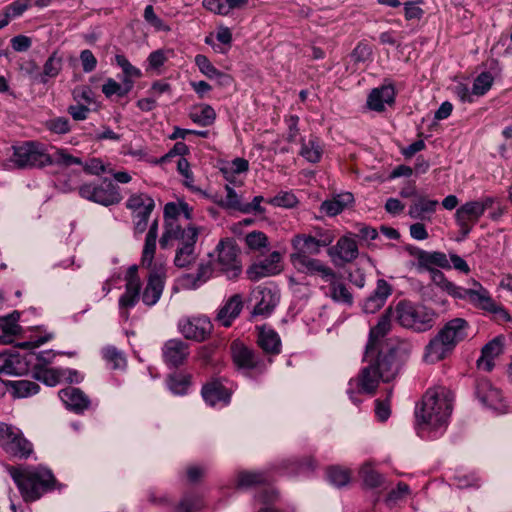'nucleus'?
Listing matches in <instances>:
<instances>
[{
    "instance_id": "1",
    "label": "nucleus",
    "mask_w": 512,
    "mask_h": 512,
    "mask_svg": "<svg viewBox=\"0 0 512 512\" xmlns=\"http://www.w3.org/2000/svg\"><path fill=\"white\" fill-rule=\"evenodd\" d=\"M390 329L391 318L388 312L381 315L377 324L370 329L363 356V362L366 365L355 379L350 380L347 389V394L355 404L360 400L354 397V387L360 393L374 394L380 381L390 382L395 379L411 354L412 343L398 338L389 339L379 349V341L388 334Z\"/></svg>"
},
{
    "instance_id": "2",
    "label": "nucleus",
    "mask_w": 512,
    "mask_h": 512,
    "mask_svg": "<svg viewBox=\"0 0 512 512\" xmlns=\"http://www.w3.org/2000/svg\"><path fill=\"white\" fill-rule=\"evenodd\" d=\"M454 395L446 387L430 388L416 406L415 417L418 434L445 429L453 408Z\"/></svg>"
},
{
    "instance_id": "3",
    "label": "nucleus",
    "mask_w": 512,
    "mask_h": 512,
    "mask_svg": "<svg viewBox=\"0 0 512 512\" xmlns=\"http://www.w3.org/2000/svg\"><path fill=\"white\" fill-rule=\"evenodd\" d=\"M469 322L460 317L447 321L425 347V358L438 362L450 355L455 347L468 338Z\"/></svg>"
},
{
    "instance_id": "4",
    "label": "nucleus",
    "mask_w": 512,
    "mask_h": 512,
    "mask_svg": "<svg viewBox=\"0 0 512 512\" xmlns=\"http://www.w3.org/2000/svg\"><path fill=\"white\" fill-rule=\"evenodd\" d=\"M8 471L26 503L40 499L57 485V480L48 469L29 470L11 466Z\"/></svg>"
},
{
    "instance_id": "5",
    "label": "nucleus",
    "mask_w": 512,
    "mask_h": 512,
    "mask_svg": "<svg viewBox=\"0 0 512 512\" xmlns=\"http://www.w3.org/2000/svg\"><path fill=\"white\" fill-rule=\"evenodd\" d=\"M436 316L432 308L411 301L403 300L396 306L398 323L418 333L430 330L435 324Z\"/></svg>"
},
{
    "instance_id": "6",
    "label": "nucleus",
    "mask_w": 512,
    "mask_h": 512,
    "mask_svg": "<svg viewBox=\"0 0 512 512\" xmlns=\"http://www.w3.org/2000/svg\"><path fill=\"white\" fill-rule=\"evenodd\" d=\"M231 355L235 366L247 375H261L272 363V358L263 357L240 341H234L231 344Z\"/></svg>"
},
{
    "instance_id": "7",
    "label": "nucleus",
    "mask_w": 512,
    "mask_h": 512,
    "mask_svg": "<svg viewBox=\"0 0 512 512\" xmlns=\"http://www.w3.org/2000/svg\"><path fill=\"white\" fill-rule=\"evenodd\" d=\"M79 195L89 201L103 206H111L120 203L122 195L119 187L108 178L99 183H85L79 187Z\"/></svg>"
},
{
    "instance_id": "8",
    "label": "nucleus",
    "mask_w": 512,
    "mask_h": 512,
    "mask_svg": "<svg viewBox=\"0 0 512 512\" xmlns=\"http://www.w3.org/2000/svg\"><path fill=\"white\" fill-rule=\"evenodd\" d=\"M10 161L19 169L43 168L46 166V154L43 145L36 141H24L12 146Z\"/></svg>"
},
{
    "instance_id": "9",
    "label": "nucleus",
    "mask_w": 512,
    "mask_h": 512,
    "mask_svg": "<svg viewBox=\"0 0 512 512\" xmlns=\"http://www.w3.org/2000/svg\"><path fill=\"white\" fill-rule=\"evenodd\" d=\"M217 265L229 279L237 278L241 271V262L238 259V248L231 238L221 239L216 246Z\"/></svg>"
},
{
    "instance_id": "10",
    "label": "nucleus",
    "mask_w": 512,
    "mask_h": 512,
    "mask_svg": "<svg viewBox=\"0 0 512 512\" xmlns=\"http://www.w3.org/2000/svg\"><path fill=\"white\" fill-rule=\"evenodd\" d=\"M125 291L120 296L118 305L120 316L124 320L129 318V310L137 305L140 300V291L142 287L141 279L138 275V266L132 265L125 274Z\"/></svg>"
},
{
    "instance_id": "11",
    "label": "nucleus",
    "mask_w": 512,
    "mask_h": 512,
    "mask_svg": "<svg viewBox=\"0 0 512 512\" xmlns=\"http://www.w3.org/2000/svg\"><path fill=\"white\" fill-rule=\"evenodd\" d=\"M34 359L36 355L33 352L21 354L14 348L2 350L0 351V374L23 375L29 371Z\"/></svg>"
},
{
    "instance_id": "12",
    "label": "nucleus",
    "mask_w": 512,
    "mask_h": 512,
    "mask_svg": "<svg viewBox=\"0 0 512 512\" xmlns=\"http://www.w3.org/2000/svg\"><path fill=\"white\" fill-rule=\"evenodd\" d=\"M477 288L471 293L469 302L477 309H481L493 316L498 322H509L511 316L509 312L501 305L496 303L490 296L489 291L479 282H475Z\"/></svg>"
},
{
    "instance_id": "13",
    "label": "nucleus",
    "mask_w": 512,
    "mask_h": 512,
    "mask_svg": "<svg viewBox=\"0 0 512 512\" xmlns=\"http://www.w3.org/2000/svg\"><path fill=\"white\" fill-rule=\"evenodd\" d=\"M0 436L5 439L6 450L19 458H28L33 452V446L23 433L16 427L0 423Z\"/></svg>"
},
{
    "instance_id": "14",
    "label": "nucleus",
    "mask_w": 512,
    "mask_h": 512,
    "mask_svg": "<svg viewBox=\"0 0 512 512\" xmlns=\"http://www.w3.org/2000/svg\"><path fill=\"white\" fill-rule=\"evenodd\" d=\"M166 274L161 268H153L147 277L140 299L147 307H153L160 300L165 287Z\"/></svg>"
},
{
    "instance_id": "15",
    "label": "nucleus",
    "mask_w": 512,
    "mask_h": 512,
    "mask_svg": "<svg viewBox=\"0 0 512 512\" xmlns=\"http://www.w3.org/2000/svg\"><path fill=\"white\" fill-rule=\"evenodd\" d=\"M198 229L194 226L182 228L176 222H167L165 231L162 234L159 243L161 248L165 249L170 240H177L179 246L196 243L198 239Z\"/></svg>"
},
{
    "instance_id": "16",
    "label": "nucleus",
    "mask_w": 512,
    "mask_h": 512,
    "mask_svg": "<svg viewBox=\"0 0 512 512\" xmlns=\"http://www.w3.org/2000/svg\"><path fill=\"white\" fill-rule=\"evenodd\" d=\"M475 395L486 407L503 413L506 409L501 391L487 379H479L475 387Z\"/></svg>"
},
{
    "instance_id": "17",
    "label": "nucleus",
    "mask_w": 512,
    "mask_h": 512,
    "mask_svg": "<svg viewBox=\"0 0 512 512\" xmlns=\"http://www.w3.org/2000/svg\"><path fill=\"white\" fill-rule=\"evenodd\" d=\"M290 261L298 272L319 275L326 281L336 278V273L319 259L301 255L300 257H290Z\"/></svg>"
},
{
    "instance_id": "18",
    "label": "nucleus",
    "mask_w": 512,
    "mask_h": 512,
    "mask_svg": "<svg viewBox=\"0 0 512 512\" xmlns=\"http://www.w3.org/2000/svg\"><path fill=\"white\" fill-rule=\"evenodd\" d=\"M482 216V208L478 205V201L466 202L456 210L455 220L463 238L469 235Z\"/></svg>"
},
{
    "instance_id": "19",
    "label": "nucleus",
    "mask_w": 512,
    "mask_h": 512,
    "mask_svg": "<svg viewBox=\"0 0 512 512\" xmlns=\"http://www.w3.org/2000/svg\"><path fill=\"white\" fill-rule=\"evenodd\" d=\"M410 254L417 259L418 270H426L429 273L437 270L436 267L442 269H451V264L447 255L440 251L428 252L420 248H413Z\"/></svg>"
},
{
    "instance_id": "20",
    "label": "nucleus",
    "mask_w": 512,
    "mask_h": 512,
    "mask_svg": "<svg viewBox=\"0 0 512 512\" xmlns=\"http://www.w3.org/2000/svg\"><path fill=\"white\" fill-rule=\"evenodd\" d=\"M189 354V344L181 339H170L164 343L162 348L163 360L172 368L183 365Z\"/></svg>"
},
{
    "instance_id": "21",
    "label": "nucleus",
    "mask_w": 512,
    "mask_h": 512,
    "mask_svg": "<svg viewBox=\"0 0 512 512\" xmlns=\"http://www.w3.org/2000/svg\"><path fill=\"white\" fill-rule=\"evenodd\" d=\"M253 297L256 300V305L253 310L254 315H268L279 302V293L275 288L267 286H258L253 292Z\"/></svg>"
},
{
    "instance_id": "22",
    "label": "nucleus",
    "mask_w": 512,
    "mask_h": 512,
    "mask_svg": "<svg viewBox=\"0 0 512 512\" xmlns=\"http://www.w3.org/2000/svg\"><path fill=\"white\" fill-rule=\"evenodd\" d=\"M179 328L186 339L204 341L211 333L212 324L206 317H196L181 322Z\"/></svg>"
},
{
    "instance_id": "23",
    "label": "nucleus",
    "mask_w": 512,
    "mask_h": 512,
    "mask_svg": "<svg viewBox=\"0 0 512 512\" xmlns=\"http://www.w3.org/2000/svg\"><path fill=\"white\" fill-rule=\"evenodd\" d=\"M281 254L273 251L267 258L257 264H253L247 270L248 278L251 281H258L263 277L275 275L280 272L279 263Z\"/></svg>"
},
{
    "instance_id": "24",
    "label": "nucleus",
    "mask_w": 512,
    "mask_h": 512,
    "mask_svg": "<svg viewBox=\"0 0 512 512\" xmlns=\"http://www.w3.org/2000/svg\"><path fill=\"white\" fill-rule=\"evenodd\" d=\"M58 394L65 406L77 414L83 413L90 406V399L79 388L69 386L61 389Z\"/></svg>"
},
{
    "instance_id": "25",
    "label": "nucleus",
    "mask_w": 512,
    "mask_h": 512,
    "mask_svg": "<svg viewBox=\"0 0 512 512\" xmlns=\"http://www.w3.org/2000/svg\"><path fill=\"white\" fill-rule=\"evenodd\" d=\"M201 395L210 406H215L218 403L228 404L231 398L230 391L219 379H212L204 384L201 389Z\"/></svg>"
},
{
    "instance_id": "26",
    "label": "nucleus",
    "mask_w": 512,
    "mask_h": 512,
    "mask_svg": "<svg viewBox=\"0 0 512 512\" xmlns=\"http://www.w3.org/2000/svg\"><path fill=\"white\" fill-rule=\"evenodd\" d=\"M243 307L244 302L242 295H232L218 310L216 321H218L224 327H230L233 321L239 317Z\"/></svg>"
},
{
    "instance_id": "27",
    "label": "nucleus",
    "mask_w": 512,
    "mask_h": 512,
    "mask_svg": "<svg viewBox=\"0 0 512 512\" xmlns=\"http://www.w3.org/2000/svg\"><path fill=\"white\" fill-rule=\"evenodd\" d=\"M316 466V461L310 456L304 458L291 457L280 462L279 470L284 475L297 476L314 471Z\"/></svg>"
},
{
    "instance_id": "28",
    "label": "nucleus",
    "mask_w": 512,
    "mask_h": 512,
    "mask_svg": "<svg viewBox=\"0 0 512 512\" xmlns=\"http://www.w3.org/2000/svg\"><path fill=\"white\" fill-rule=\"evenodd\" d=\"M391 292L392 288L390 284L384 279H379L373 293L364 301V312L373 314L380 310L384 306Z\"/></svg>"
},
{
    "instance_id": "29",
    "label": "nucleus",
    "mask_w": 512,
    "mask_h": 512,
    "mask_svg": "<svg viewBox=\"0 0 512 512\" xmlns=\"http://www.w3.org/2000/svg\"><path fill=\"white\" fill-rule=\"evenodd\" d=\"M430 276L432 282L437 287L454 298L469 300L471 293L474 291V289L462 288L455 285L453 282L449 281L444 273L439 269L431 271Z\"/></svg>"
},
{
    "instance_id": "30",
    "label": "nucleus",
    "mask_w": 512,
    "mask_h": 512,
    "mask_svg": "<svg viewBox=\"0 0 512 512\" xmlns=\"http://www.w3.org/2000/svg\"><path fill=\"white\" fill-rule=\"evenodd\" d=\"M271 481V477L267 472L263 471H246L241 472L238 475L237 478V485L240 488H251V487H258L262 486L260 490L255 494L257 496L260 492H262L265 489H273L276 491L272 486L269 485ZM256 499V497H254Z\"/></svg>"
},
{
    "instance_id": "31",
    "label": "nucleus",
    "mask_w": 512,
    "mask_h": 512,
    "mask_svg": "<svg viewBox=\"0 0 512 512\" xmlns=\"http://www.w3.org/2000/svg\"><path fill=\"white\" fill-rule=\"evenodd\" d=\"M395 101V90L392 84L383 85L371 91L367 99L368 107L377 112L385 109V104H392Z\"/></svg>"
},
{
    "instance_id": "32",
    "label": "nucleus",
    "mask_w": 512,
    "mask_h": 512,
    "mask_svg": "<svg viewBox=\"0 0 512 512\" xmlns=\"http://www.w3.org/2000/svg\"><path fill=\"white\" fill-rule=\"evenodd\" d=\"M331 257H338L342 262L349 263L358 257V246L353 238L343 236L336 245L328 250Z\"/></svg>"
},
{
    "instance_id": "33",
    "label": "nucleus",
    "mask_w": 512,
    "mask_h": 512,
    "mask_svg": "<svg viewBox=\"0 0 512 512\" xmlns=\"http://www.w3.org/2000/svg\"><path fill=\"white\" fill-rule=\"evenodd\" d=\"M294 250L290 257H300L301 255H318L323 248L310 234H296L291 240Z\"/></svg>"
},
{
    "instance_id": "34",
    "label": "nucleus",
    "mask_w": 512,
    "mask_h": 512,
    "mask_svg": "<svg viewBox=\"0 0 512 512\" xmlns=\"http://www.w3.org/2000/svg\"><path fill=\"white\" fill-rule=\"evenodd\" d=\"M257 344L268 357L281 353V339L278 333L271 328H261L257 336Z\"/></svg>"
},
{
    "instance_id": "35",
    "label": "nucleus",
    "mask_w": 512,
    "mask_h": 512,
    "mask_svg": "<svg viewBox=\"0 0 512 512\" xmlns=\"http://www.w3.org/2000/svg\"><path fill=\"white\" fill-rule=\"evenodd\" d=\"M501 352L502 339L501 337H495L482 347L481 356L477 360L478 367L484 369L487 372L492 371L495 365L494 359L499 356Z\"/></svg>"
},
{
    "instance_id": "36",
    "label": "nucleus",
    "mask_w": 512,
    "mask_h": 512,
    "mask_svg": "<svg viewBox=\"0 0 512 512\" xmlns=\"http://www.w3.org/2000/svg\"><path fill=\"white\" fill-rule=\"evenodd\" d=\"M63 66V58L54 51L46 60L43 65L42 72H36L33 75V80L39 84H46L50 78H55L59 75Z\"/></svg>"
},
{
    "instance_id": "37",
    "label": "nucleus",
    "mask_w": 512,
    "mask_h": 512,
    "mask_svg": "<svg viewBox=\"0 0 512 512\" xmlns=\"http://www.w3.org/2000/svg\"><path fill=\"white\" fill-rule=\"evenodd\" d=\"M195 64L202 74L209 79H217L220 85H228L231 82V77L218 70L211 61L202 54L195 57Z\"/></svg>"
},
{
    "instance_id": "38",
    "label": "nucleus",
    "mask_w": 512,
    "mask_h": 512,
    "mask_svg": "<svg viewBox=\"0 0 512 512\" xmlns=\"http://www.w3.org/2000/svg\"><path fill=\"white\" fill-rule=\"evenodd\" d=\"M437 205V200H429L424 197H420L410 205L408 215L413 219L430 221L431 215L435 212Z\"/></svg>"
},
{
    "instance_id": "39",
    "label": "nucleus",
    "mask_w": 512,
    "mask_h": 512,
    "mask_svg": "<svg viewBox=\"0 0 512 512\" xmlns=\"http://www.w3.org/2000/svg\"><path fill=\"white\" fill-rule=\"evenodd\" d=\"M451 484L459 489H478L481 486V478L476 472L457 470L450 478Z\"/></svg>"
},
{
    "instance_id": "40",
    "label": "nucleus",
    "mask_w": 512,
    "mask_h": 512,
    "mask_svg": "<svg viewBox=\"0 0 512 512\" xmlns=\"http://www.w3.org/2000/svg\"><path fill=\"white\" fill-rule=\"evenodd\" d=\"M191 375L175 372L167 378V386L175 395H185L191 385Z\"/></svg>"
},
{
    "instance_id": "41",
    "label": "nucleus",
    "mask_w": 512,
    "mask_h": 512,
    "mask_svg": "<svg viewBox=\"0 0 512 512\" xmlns=\"http://www.w3.org/2000/svg\"><path fill=\"white\" fill-rule=\"evenodd\" d=\"M19 318L20 313L18 311H13L5 317H0L1 341L5 342L6 338H10L20 331V326L18 325Z\"/></svg>"
},
{
    "instance_id": "42",
    "label": "nucleus",
    "mask_w": 512,
    "mask_h": 512,
    "mask_svg": "<svg viewBox=\"0 0 512 512\" xmlns=\"http://www.w3.org/2000/svg\"><path fill=\"white\" fill-rule=\"evenodd\" d=\"M10 392L16 398H26L37 394L40 386L30 380H16L9 383Z\"/></svg>"
},
{
    "instance_id": "43",
    "label": "nucleus",
    "mask_w": 512,
    "mask_h": 512,
    "mask_svg": "<svg viewBox=\"0 0 512 512\" xmlns=\"http://www.w3.org/2000/svg\"><path fill=\"white\" fill-rule=\"evenodd\" d=\"M102 357L106 363L114 370H122L126 367V358L122 351L113 345L105 346L102 351Z\"/></svg>"
},
{
    "instance_id": "44",
    "label": "nucleus",
    "mask_w": 512,
    "mask_h": 512,
    "mask_svg": "<svg viewBox=\"0 0 512 512\" xmlns=\"http://www.w3.org/2000/svg\"><path fill=\"white\" fill-rule=\"evenodd\" d=\"M323 154L322 146L317 137H311L308 142L302 141L300 155L310 163H318Z\"/></svg>"
},
{
    "instance_id": "45",
    "label": "nucleus",
    "mask_w": 512,
    "mask_h": 512,
    "mask_svg": "<svg viewBox=\"0 0 512 512\" xmlns=\"http://www.w3.org/2000/svg\"><path fill=\"white\" fill-rule=\"evenodd\" d=\"M46 166L58 165L69 167L72 165H83L82 160L67 152L65 149H57L52 155L46 154Z\"/></svg>"
},
{
    "instance_id": "46",
    "label": "nucleus",
    "mask_w": 512,
    "mask_h": 512,
    "mask_svg": "<svg viewBox=\"0 0 512 512\" xmlns=\"http://www.w3.org/2000/svg\"><path fill=\"white\" fill-rule=\"evenodd\" d=\"M196 243L179 246L176 250L174 264L179 268H185L191 265L196 260L195 253Z\"/></svg>"
},
{
    "instance_id": "47",
    "label": "nucleus",
    "mask_w": 512,
    "mask_h": 512,
    "mask_svg": "<svg viewBox=\"0 0 512 512\" xmlns=\"http://www.w3.org/2000/svg\"><path fill=\"white\" fill-rule=\"evenodd\" d=\"M65 374L66 372L61 369L44 368L35 371L33 376L47 386L53 387L63 380Z\"/></svg>"
},
{
    "instance_id": "48",
    "label": "nucleus",
    "mask_w": 512,
    "mask_h": 512,
    "mask_svg": "<svg viewBox=\"0 0 512 512\" xmlns=\"http://www.w3.org/2000/svg\"><path fill=\"white\" fill-rule=\"evenodd\" d=\"M189 116L194 123L207 127L214 123L216 113L210 105H203L191 112Z\"/></svg>"
},
{
    "instance_id": "49",
    "label": "nucleus",
    "mask_w": 512,
    "mask_h": 512,
    "mask_svg": "<svg viewBox=\"0 0 512 512\" xmlns=\"http://www.w3.org/2000/svg\"><path fill=\"white\" fill-rule=\"evenodd\" d=\"M327 479L328 481L336 486L343 487L346 486L351 479V473L349 469L342 468L340 466H331L327 469Z\"/></svg>"
},
{
    "instance_id": "50",
    "label": "nucleus",
    "mask_w": 512,
    "mask_h": 512,
    "mask_svg": "<svg viewBox=\"0 0 512 512\" xmlns=\"http://www.w3.org/2000/svg\"><path fill=\"white\" fill-rule=\"evenodd\" d=\"M203 507L202 498L197 494H185L172 512H196Z\"/></svg>"
},
{
    "instance_id": "51",
    "label": "nucleus",
    "mask_w": 512,
    "mask_h": 512,
    "mask_svg": "<svg viewBox=\"0 0 512 512\" xmlns=\"http://www.w3.org/2000/svg\"><path fill=\"white\" fill-rule=\"evenodd\" d=\"M494 78L490 72L480 73L473 82L472 94L476 96L485 95L492 87Z\"/></svg>"
},
{
    "instance_id": "52",
    "label": "nucleus",
    "mask_w": 512,
    "mask_h": 512,
    "mask_svg": "<svg viewBox=\"0 0 512 512\" xmlns=\"http://www.w3.org/2000/svg\"><path fill=\"white\" fill-rule=\"evenodd\" d=\"M331 281V298L336 302L351 305L353 297L345 284L341 282Z\"/></svg>"
},
{
    "instance_id": "53",
    "label": "nucleus",
    "mask_w": 512,
    "mask_h": 512,
    "mask_svg": "<svg viewBox=\"0 0 512 512\" xmlns=\"http://www.w3.org/2000/svg\"><path fill=\"white\" fill-rule=\"evenodd\" d=\"M249 169V163L244 158H235L230 163L223 166L220 171L227 180H231L234 174L246 172Z\"/></svg>"
},
{
    "instance_id": "54",
    "label": "nucleus",
    "mask_w": 512,
    "mask_h": 512,
    "mask_svg": "<svg viewBox=\"0 0 512 512\" xmlns=\"http://www.w3.org/2000/svg\"><path fill=\"white\" fill-rule=\"evenodd\" d=\"M364 484L369 488H377L383 484V476L374 470L370 465H364L360 470Z\"/></svg>"
},
{
    "instance_id": "55",
    "label": "nucleus",
    "mask_w": 512,
    "mask_h": 512,
    "mask_svg": "<svg viewBox=\"0 0 512 512\" xmlns=\"http://www.w3.org/2000/svg\"><path fill=\"white\" fill-rule=\"evenodd\" d=\"M309 234L323 248L330 246L335 239V234L333 230L320 226L312 227L311 232Z\"/></svg>"
},
{
    "instance_id": "56",
    "label": "nucleus",
    "mask_w": 512,
    "mask_h": 512,
    "mask_svg": "<svg viewBox=\"0 0 512 512\" xmlns=\"http://www.w3.org/2000/svg\"><path fill=\"white\" fill-rule=\"evenodd\" d=\"M149 202L155 204L154 200L148 194H133L127 200L126 207L137 213L138 211H146V207L148 206Z\"/></svg>"
},
{
    "instance_id": "57",
    "label": "nucleus",
    "mask_w": 512,
    "mask_h": 512,
    "mask_svg": "<svg viewBox=\"0 0 512 512\" xmlns=\"http://www.w3.org/2000/svg\"><path fill=\"white\" fill-rule=\"evenodd\" d=\"M226 198L220 202V205L226 209H232L242 212L244 203L241 202L236 191L229 185L225 186Z\"/></svg>"
},
{
    "instance_id": "58",
    "label": "nucleus",
    "mask_w": 512,
    "mask_h": 512,
    "mask_svg": "<svg viewBox=\"0 0 512 512\" xmlns=\"http://www.w3.org/2000/svg\"><path fill=\"white\" fill-rule=\"evenodd\" d=\"M268 203L277 207L292 208L297 205L298 200L291 192H280L273 198L269 199Z\"/></svg>"
},
{
    "instance_id": "59",
    "label": "nucleus",
    "mask_w": 512,
    "mask_h": 512,
    "mask_svg": "<svg viewBox=\"0 0 512 512\" xmlns=\"http://www.w3.org/2000/svg\"><path fill=\"white\" fill-rule=\"evenodd\" d=\"M245 243L250 249L259 250L268 245V238L261 231H252L246 235Z\"/></svg>"
},
{
    "instance_id": "60",
    "label": "nucleus",
    "mask_w": 512,
    "mask_h": 512,
    "mask_svg": "<svg viewBox=\"0 0 512 512\" xmlns=\"http://www.w3.org/2000/svg\"><path fill=\"white\" fill-rule=\"evenodd\" d=\"M31 0H15L5 7L4 15L10 21L13 18L21 16L30 6Z\"/></svg>"
},
{
    "instance_id": "61",
    "label": "nucleus",
    "mask_w": 512,
    "mask_h": 512,
    "mask_svg": "<svg viewBox=\"0 0 512 512\" xmlns=\"http://www.w3.org/2000/svg\"><path fill=\"white\" fill-rule=\"evenodd\" d=\"M154 207H155V204H152L151 202H149L148 206L146 207V211H138L137 213H135L134 228L137 233H143L146 230L149 217H150Z\"/></svg>"
},
{
    "instance_id": "62",
    "label": "nucleus",
    "mask_w": 512,
    "mask_h": 512,
    "mask_svg": "<svg viewBox=\"0 0 512 512\" xmlns=\"http://www.w3.org/2000/svg\"><path fill=\"white\" fill-rule=\"evenodd\" d=\"M156 240L155 238H145V244L142 252L141 263L143 266L151 267L155 251H156Z\"/></svg>"
},
{
    "instance_id": "63",
    "label": "nucleus",
    "mask_w": 512,
    "mask_h": 512,
    "mask_svg": "<svg viewBox=\"0 0 512 512\" xmlns=\"http://www.w3.org/2000/svg\"><path fill=\"white\" fill-rule=\"evenodd\" d=\"M117 65L122 69L124 76L127 77H141L142 73L140 69L133 66L129 60L122 54L115 56Z\"/></svg>"
},
{
    "instance_id": "64",
    "label": "nucleus",
    "mask_w": 512,
    "mask_h": 512,
    "mask_svg": "<svg viewBox=\"0 0 512 512\" xmlns=\"http://www.w3.org/2000/svg\"><path fill=\"white\" fill-rule=\"evenodd\" d=\"M176 284L178 288L183 290H194L199 288L201 285V281L196 278V275L193 273H185L177 278Z\"/></svg>"
}]
</instances>
